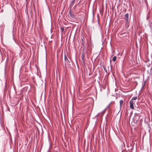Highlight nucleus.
I'll list each match as a JSON object with an SVG mask.
<instances>
[{"label": "nucleus", "mask_w": 152, "mask_h": 152, "mask_svg": "<svg viewBox=\"0 0 152 152\" xmlns=\"http://www.w3.org/2000/svg\"><path fill=\"white\" fill-rule=\"evenodd\" d=\"M68 59L67 58L66 56V55H65L64 56V61H65L66 60H67Z\"/></svg>", "instance_id": "obj_8"}, {"label": "nucleus", "mask_w": 152, "mask_h": 152, "mask_svg": "<svg viewBox=\"0 0 152 152\" xmlns=\"http://www.w3.org/2000/svg\"><path fill=\"white\" fill-rule=\"evenodd\" d=\"M75 0H73V1H72L70 3V6H71V7L72 6L73 4L75 2Z\"/></svg>", "instance_id": "obj_5"}, {"label": "nucleus", "mask_w": 152, "mask_h": 152, "mask_svg": "<svg viewBox=\"0 0 152 152\" xmlns=\"http://www.w3.org/2000/svg\"><path fill=\"white\" fill-rule=\"evenodd\" d=\"M70 61L68 59H67L65 61V64L66 66V65H67L68 66L69 65H70Z\"/></svg>", "instance_id": "obj_4"}, {"label": "nucleus", "mask_w": 152, "mask_h": 152, "mask_svg": "<svg viewBox=\"0 0 152 152\" xmlns=\"http://www.w3.org/2000/svg\"><path fill=\"white\" fill-rule=\"evenodd\" d=\"M116 58H117V57L116 56H114L113 58L112 59V60L113 61H115L116 60Z\"/></svg>", "instance_id": "obj_7"}, {"label": "nucleus", "mask_w": 152, "mask_h": 152, "mask_svg": "<svg viewBox=\"0 0 152 152\" xmlns=\"http://www.w3.org/2000/svg\"><path fill=\"white\" fill-rule=\"evenodd\" d=\"M69 13L70 16V17L71 18H72L73 19L76 18V16L72 13L71 10H70L69 11Z\"/></svg>", "instance_id": "obj_2"}, {"label": "nucleus", "mask_w": 152, "mask_h": 152, "mask_svg": "<svg viewBox=\"0 0 152 152\" xmlns=\"http://www.w3.org/2000/svg\"><path fill=\"white\" fill-rule=\"evenodd\" d=\"M137 99V97L135 96L132 98L130 102V108L133 109H134V104L135 102V100Z\"/></svg>", "instance_id": "obj_1"}, {"label": "nucleus", "mask_w": 152, "mask_h": 152, "mask_svg": "<svg viewBox=\"0 0 152 152\" xmlns=\"http://www.w3.org/2000/svg\"><path fill=\"white\" fill-rule=\"evenodd\" d=\"M82 40L83 41V39H82Z\"/></svg>", "instance_id": "obj_11"}, {"label": "nucleus", "mask_w": 152, "mask_h": 152, "mask_svg": "<svg viewBox=\"0 0 152 152\" xmlns=\"http://www.w3.org/2000/svg\"><path fill=\"white\" fill-rule=\"evenodd\" d=\"M61 32H63L64 31V28H63L61 27Z\"/></svg>", "instance_id": "obj_9"}, {"label": "nucleus", "mask_w": 152, "mask_h": 152, "mask_svg": "<svg viewBox=\"0 0 152 152\" xmlns=\"http://www.w3.org/2000/svg\"><path fill=\"white\" fill-rule=\"evenodd\" d=\"M129 14L128 13H126L125 14V20L126 21V22H128L129 21Z\"/></svg>", "instance_id": "obj_3"}, {"label": "nucleus", "mask_w": 152, "mask_h": 152, "mask_svg": "<svg viewBox=\"0 0 152 152\" xmlns=\"http://www.w3.org/2000/svg\"><path fill=\"white\" fill-rule=\"evenodd\" d=\"M103 68H104V70H105V72H107V70L106 69L105 67H103Z\"/></svg>", "instance_id": "obj_10"}, {"label": "nucleus", "mask_w": 152, "mask_h": 152, "mask_svg": "<svg viewBox=\"0 0 152 152\" xmlns=\"http://www.w3.org/2000/svg\"><path fill=\"white\" fill-rule=\"evenodd\" d=\"M123 103V100H121L120 101V107L122 106Z\"/></svg>", "instance_id": "obj_6"}]
</instances>
